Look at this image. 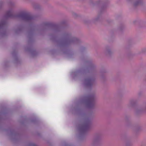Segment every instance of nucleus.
I'll use <instances>...</instances> for the list:
<instances>
[{
	"label": "nucleus",
	"mask_w": 146,
	"mask_h": 146,
	"mask_svg": "<svg viewBox=\"0 0 146 146\" xmlns=\"http://www.w3.org/2000/svg\"><path fill=\"white\" fill-rule=\"evenodd\" d=\"M20 16L27 20H30L32 18L31 16L29 14L27 13H22Z\"/></svg>",
	"instance_id": "obj_1"
}]
</instances>
